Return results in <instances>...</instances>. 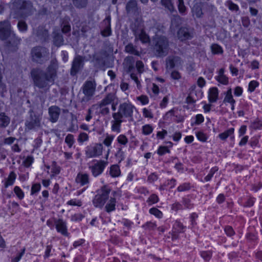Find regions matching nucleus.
I'll return each instance as SVG.
<instances>
[{
  "mask_svg": "<svg viewBox=\"0 0 262 262\" xmlns=\"http://www.w3.org/2000/svg\"><path fill=\"white\" fill-rule=\"evenodd\" d=\"M58 63L56 59H52L46 71L39 68L31 70L30 74L35 86L40 89L48 90L54 82L57 76Z\"/></svg>",
  "mask_w": 262,
  "mask_h": 262,
  "instance_id": "f257e3e1",
  "label": "nucleus"
},
{
  "mask_svg": "<svg viewBox=\"0 0 262 262\" xmlns=\"http://www.w3.org/2000/svg\"><path fill=\"white\" fill-rule=\"evenodd\" d=\"M134 108V106L129 103H123L119 105L118 112L112 114L114 119L112 121L113 131L117 133L120 132V126L123 122V117H131Z\"/></svg>",
  "mask_w": 262,
  "mask_h": 262,
  "instance_id": "f03ea898",
  "label": "nucleus"
},
{
  "mask_svg": "<svg viewBox=\"0 0 262 262\" xmlns=\"http://www.w3.org/2000/svg\"><path fill=\"white\" fill-rule=\"evenodd\" d=\"M153 51L157 57L166 56L169 50V41L164 36H156L153 39Z\"/></svg>",
  "mask_w": 262,
  "mask_h": 262,
  "instance_id": "7ed1b4c3",
  "label": "nucleus"
},
{
  "mask_svg": "<svg viewBox=\"0 0 262 262\" xmlns=\"http://www.w3.org/2000/svg\"><path fill=\"white\" fill-rule=\"evenodd\" d=\"M12 9L21 17L30 15L33 12L32 4L29 1L14 0L12 4Z\"/></svg>",
  "mask_w": 262,
  "mask_h": 262,
  "instance_id": "20e7f679",
  "label": "nucleus"
},
{
  "mask_svg": "<svg viewBox=\"0 0 262 262\" xmlns=\"http://www.w3.org/2000/svg\"><path fill=\"white\" fill-rule=\"evenodd\" d=\"M33 61L42 64L48 60L49 52L48 49L42 46H36L31 51Z\"/></svg>",
  "mask_w": 262,
  "mask_h": 262,
  "instance_id": "39448f33",
  "label": "nucleus"
},
{
  "mask_svg": "<svg viewBox=\"0 0 262 262\" xmlns=\"http://www.w3.org/2000/svg\"><path fill=\"white\" fill-rule=\"evenodd\" d=\"M96 90V84L92 81H86L83 87L82 92L84 96L81 98V102L84 104L91 100L95 94Z\"/></svg>",
  "mask_w": 262,
  "mask_h": 262,
  "instance_id": "423d86ee",
  "label": "nucleus"
},
{
  "mask_svg": "<svg viewBox=\"0 0 262 262\" xmlns=\"http://www.w3.org/2000/svg\"><path fill=\"white\" fill-rule=\"evenodd\" d=\"M111 189L106 186H103L96 194L93 201L94 206L96 207L102 208L108 198Z\"/></svg>",
  "mask_w": 262,
  "mask_h": 262,
  "instance_id": "0eeeda50",
  "label": "nucleus"
},
{
  "mask_svg": "<svg viewBox=\"0 0 262 262\" xmlns=\"http://www.w3.org/2000/svg\"><path fill=\"white\" fill-rule=\"evenodd\" d=\"M5 40V45L9 50L16 51L18 49V46L20 43L21 39L17 37L12 31Z\"/></svg>",
  "mask_w": 262,
  "mask_h": 262,
  "instance_id": "6e6552de",
  "label": "nucleus"
},
{
  "mask_svg": "<svg viewBox=\"0 0 262 262\" xmlns=\"http://www.w3.org/2000/svg\"><path fill=\"white\" fill-rule=\"evenodd\" d=\"M30 118L26 121L25 125L29 130L36 129L40 127L41 118L35 114L32 110L29 111Z\"/></svg>",
  "mask_w": 262,
  "mask_h": 262,
  "instance_id": "1a4fd4ad",
  "label": "nucleus"
},
{
  "mask_svg": "<svg viewBox=\"0 0 262 262\" xmlns=\"http://www.w3.org/2000/svg\"><path fill=\"white\" fill-rule=\"evenodd\" d=\"M85 57L80 55H77L73 59L71 69V74L75 76L81 70L84 66V61Z\"/></svg>",
  "mask_w": 262,
  "mask_h": 262,
  "instance_id": "9d476101",
  "label": "nucleus"
},
{
  "mask_svg": "<svg viewBox=\"0 0 262 262\" xmlns=\"http://www.w3.org/2000/svg\"><path fill=\"white\" fill-rule=\"evenodd\" d=\"M112 99L108 98V94L98 104L93 105V107L97 106L99 109V114L102 116H105L110 113V108L108 106L110 104Z\"/></svg>",
  "mask_w": 262,
  "mask_h": 262,
  "instance_id": "9b49d317",
  "label": "nucleus"
},
{
  "mask_svg": "<svg viewBox=\"0 0 262 262\" xmlns=\"http://www.w3.org/2000/svg\"><path fill=\"white\" fill-rule=\"evenodd\" d=\"M13 30L10 23L8 20L0 22V39L6 40Z\"/></svg>",
  "mask_w": 262,
  "mask_h": 262,
  "instance_id": "f8f14e48",
  "label": "nucleus"
},
{
  "mask_svg": "<svg viewBox=\"0 0 262 262\" xmlns=\"http://www.w3.org/2000/svg\"><path fill=\"white\" fill-rule=\"evenodd\" d=\"M177 37L181 41L190 39L193 37L192 30L186 27H182L177 32Z\"/></svg>",
  "mask_w": 262,
  "mask_h": 262,
  "instance_id": "ddd939ff",
  "label": "nucleus"
},
{
  "mask_svg": "<svg viewBox=\"0 0 262 262\" xmlns=\"http://www.w3.org/2000/svg\"><path fill=\"white\" fill-rule=\"evenodd\" d=\"M102 149L101 144H96L94 146L88 148L85 154L88 158L95 157L101 155Z\"/></svg>",
  "mask_w": 262,
  "mask_h": 262,
  "instance_id": "4468645a",
  "label": "nucleus"
},
{
  "mask_svg": "<svg viewBox=\"0 0 262 262\" xmlns=\"http://www.w3.org/2000/svg\"><path fill=\"white\" fill-rule=\"evenodd\" d=\"M167 68L172 69L174 67H180L182 65L183 61L178 56H170L166 58Z\"/></svg>",
  "mask_w": 262,
  "mask_h": 262,
  "instance_id": "2eb2a0df",
  "label": "nucleus"
},
{
  "mask_svg": "<svg viewBox=\"0 0 262 262\" xmlns=\"http://www.w3.org/2000/svg\"><path fill=\"white\" fill-rule=\"evenodd\" d=\"M33 33L40 42L46 41L49 38L48 31L43 27L39 26Z\"/></svg>",
  "mask_w": 262,
  "mask_h": 262,
  "instance_id": "dca6fc26",
  "label": "nucleus"
},
{
  "mask_svg": "<svg viewBox=\"0 0 262 262\" xmlns=\"http://www.w3.org/2000/svg\"><path fill=\"white\" fill-rule=\"evenodd\" d=\"M107 164V162L101 160L95 164L94 165L91 166L90 168L91 169L93 176L97 177L101 174Z\"/></svg>",
  "mask_w": 262,
  "mask_h": 262,
  "instance_id": "f3484780",
  "label": "nucleus"
},
{
  "mask_svg": "<svg viewBox=\"0 0 262 262\" xmlns=\"http://www.w3.org/2000/svg\"><path fill=\"white\" fill-rule=\"evenodd\" d=\"M49 114L50 120L53 122H56L60 114V108L57 106H51L49 108Z\"/></svg>",
  "mask_w": 262,
  "mask_h": 262,
  "instance_id": "a211bd4d",
  "label": "nucleus"
},
{
  "mask_svg": "<svg viewBox=\"0 0 262 262\" xmlns=\"http://www.w3.org/2000/svg\"><path fill=\"white\" fill-rule=\"evenodd\" d=\"M126 12L129 15H135L138 11L137 2L136 0H129L125 6Z\"/></svg>",
  "mask_w": 262,
  "mask_h": 262,
  "instance_id": "6ab92c4d",
  "label": "nucleus"
},
{
  "mask_svg": "<svg viewBox=\"0 0 262 262\" xmlns=\"http://www.w3.org/2000/svg\"><path fill=\"white\" fill-rule=\"evenodd\" d=\"M53 44L59 47L63 45L64 39L62 34L59 30L54 31L52 34Z\"/></svg>",
  "mask_w": 262,
  "mask_h": 262,
  "instance_id": "aec40b11",
  "label": "nucleus"
},
{
  "mask_svg": "<svg viewBox=\"0 0 262 262\" xmlns=\"http://www.w3.org/2000/svg\"><path fill=\"white\" fill-rule=\"evenodd\" d=\"M103 24L105 25L104 29L101 30V34L103 37L109 36L111 35L112 31L111 28V17L108 16L103 21Z\"/></svg>",
  "mask_w": 262,
  "mask_h": 262,
  "instance_id": "412c9836",
  "label": "nucleus"
},
{
  "mask_svg": "<svg viewBox=\"0 0 262 262\" xmlns=\"http://www.w3.org/2000/svg\"><path fill=\"white\" fill-rule=\"evenodd\" d=\"M56 228L58 232H60L63 235H68L66 223L62 220H58L55 221Z\"/></svg>",
  "mask_w": 262,
  "mask_h": 262,
  "instance_id": "4be33fe9",
  "label": "nucleus"
},
{
  "mask_svg": "<svg viewBox=\"0 0 262 262\" xmlns=\"http://www.w3.org/2000/svg\"><path fill=\"white\" fill-rule=\"evenodd\" d=\"M70 21V18L69 17H65L62 19L60 27L62 32L65 34L70 33L71 31Z\"/></svg>",
  "mask_w": 262,
  "mask_h": 262,
  "instance_id": "5701e85b",
  "label": "nucleus"
},
{
  "mask_svg": "<svg viewBox=\"0 0 262 262\" xmlns=\"http://www.w3.org/2000/svg\"><path fill=\"white\" fill-rule=\"evenodd\" d=\"M123 64L127 73H130L134 68V60L133 57L132 56L126 57Z\"/></svg>",
  "mask_w": 262,
  "mask_h": 262,
  "instance_id": "b1692460",
  "label": "nucleus"
},
{
  "mask_svg": "<svg viewBox=\"0 0 262 262\" xmlns=\"http://www.w3.org/2000/svg\"><path fill=\"white\" fill-rule=\"evenodd\" d=\"M224 69H221L218 73V75L216 76V80L219 82L220 83L226 85L228 83V77L224 74Z\"/></svg>",
  "mask_w": 262,
  "mask_h": 262,
  "instance_id": "393cba45",
  "label": "nucleus"
},
{
  "mask_svg": "<svg viewBox=\"0 0 262 262\" xmlns=\"http://www.w3.org/2000/svg\"><path fill=\"white\" fill-rule=\"evenodd\" d=\"M10 122V118L5 113H0V127L6 128Z\"/></svg>",
  "mask_w": 262,
  "mask_h": 262,
  "instance_id": "a878e982",
  "label": "nucleus"
},
{
  "mask_svg": "<svg viewBox=\"0 0 262 262\" xmlns=\"http://www.w3.org/2000/svg\"><path fill=\"white\" fill-rule=\"evenodd\" d=\"M218 90L216 88H212L209 90V100L210 102H215L218 98Z\"/></svg>",
  "mask_w": 262,
  "mask_h": 262,
  "instance_id": "bb28decb",
  "label": "nucleus"
},
{
  "mask_svg": "<svg viewBox=\"0 0 262 262\" xmlns=\"http://www.w3.org/2000/svg\"><path fill=\"white\" fill-rule=\"evenodd\" d=\"M108 98L112 99V101L110 103L112 105V109L115 111L116 110V106L118 104V99L114 93H110L108 94Z\"/></svg>",
  "mask_w": 262,
  "mask_h": 262,
  "instance_id": "cd10ccee",
  "label": "nucleus"
},
{
  "mask_svg": "<svg viewBox=\"0 0 262 262\" xmlns=\"http://www.w3.org/2000/svg\"><path fill=\"white\" fill-rule=\"evenodd\" d=\"M76 181L80 183L81 185H84L88 183V176L86 174H78L76 177Z\"/></svg>",
  "mask_w": 262,
  "mask_h": 262,
  "instance_id": "c85d7f7f",
  "label": "nucleus"
},
{
  "mask_svg": "<svg viewBox=\"0 0 262 262\" xmlns=\"http://www.w3.org/2000/svg\"><path fill=\"white\" fill-rule=\"evenodd\" d=\"M161 3L166 9L170 12L174 10L172 0H161Z\"/></svg>",
  "mask_w": 262,
  "mask_h": 262,
  "instance_id": "c756f323",
  "label": "nucleus"
},
{
  "mask_svg": "<svg viewBox=\"0 0 262 262\" xmlns=\"http://www.w3.org/2000/svg\"><path fill=\"white\" fill-rule=\"evenodd\" d=\"M116 199L115 198H111L109 202L105 206V210L107 212L113 211L115 209Z\"/></svg>",
  "mask_w": 262,
  "mask_h": 262,
  "instance_id": "7c9ffc66",
  "label": "nucleus"
},
{
  "mask_svg": "<svg viewBox=\"0 0 262 262\" xmlns=\"http://www.w3.org/2000/svg\"><path fill=\"white\" fill-rule=\"evenodd\" d=\"M224 102H228L230 104H233L235 102V100L233 98L232 90L231 88L229 89L227 91L226 96L224 99Z\"/></svg>",
  "mask_w": 262,
  "mask_h": 262,
  "instance_id": "2f4dec72",
  "label": "nucleus"
},
{
  "mask_svg": "<svg viewBox=\"0 0 262 262\" xmlns=\"http://www.w3.org/2000/svg\"><path fill=\"white\" fill-rule=\"evenodd\" d=\"M234 128H230L219 135L220 138L222 140H225L228 137L233 135L234 133Z\"/></svg>",
  "mask_w": 262,
  "mask_h": 262,
  "instance_id": "473e14b6",
  "label": "nucleus"
},
{
  "mask_svg": "<svg viewBox=\"0 0 262 262\" xmlns=\"http://www.w3.org/2000/svg\"><path fill=\"white\" fill-rule=\"evenodd\" d=\"M110 174L113 177H118L120 174L119 167L117 165H113L110 168Z\"/></svg>",
  "mask_w": 262,
  "mask_h": 262,
  "instance_id": "72a5a7b5",
  "label": "nucleus"
},
{
  "mask_svg": "<svg viewBox=\"0 0 262 262\" xmlns=\"http://www.w3.org/2000/svg\"><path fill=\"white\" fill-rule=\"evenodd\" d=\"M51 13V7L47 5H43L39 11V14L42 15H49Z\"/></svg>",
  "mask_w": 262,
  "mask_h": 262,
  "instance_id": "f704fd0d",
  "label": "nucleus"
},
{
  "mask_svg": "<svg viewBox=\"0 0 262 262\" xmlns=\"http://www.w3.org/2000/svg\"><path fill=\"white\" fill-rule=\"evenodd\" d=\"M17 27L19 31L21 32H26L28 29V25L26 21L23 20L18 21Z\"/></svg>",
  "mask_w": 262,
  "mask_h": 262,
  "instance_id": "c9c22d12",
  "label": "nucleus"
},
{
  "mask_svg": "<svg viewBox=\"0 0 262 262\" xmlns=\"http://www.w3.org/2000/svg\"><path fill=\"white\" fill-rule=\"evenodd\" d=\"M211 49L212 53L214 54H222L223 52L222 48L220 45L216 43L211 45Z\"/></svg>",
  "mask_w": 262,
  "mask_h": 262,
  "instance_id": "e433bc0d",
  "label": "nucleus"
},
{
  "mask_svg": "<svg viewBox=\"0 0 262 262\" xmlns=\"http://www.w3.org/2000/svg\"><path fill=\"white\" fill-rule=\"evenodd\" d=\"M15 178L16 174L14 173V172H11L5 184V187H7L8 186L12 185L13 184Z\"/></svg>",
  "mask_w": 262,
  "mask_h": 262,
  "instance_id": "4c0bfd02",
  "label": "nucleus"
},
{
  "mask_svg": "<svg viewBox=\"0 0 262 262\" xmlns=\"http://www.w3.org/2000/svg\"><path fill=\"white\" fill-rule=\"evenodd\" d=\"M74 5L78 8L85 7L88 3V0H73Z\"/></svg>",
  "mask_w": 262,
  "mask_h": 262,
  "instance_id": "58836bf2",
  "label": "nucleus"
},
{
  "mask_svg": "<svg viewBox=\"0 0 262 262\" xmlns=\"http://www.w3.org/2000/svg\"><path fill=\"white\" fill-rule=\"evenodd\" d=\"M125 51L130 54L138 55V52L135 49L134 46L132 43H129L126 46L125 48Z\"/></svg>",
  "mask_w": 262,
  "mask_h": 262,
  "instance_id": "ea45409f",
  "label": "nucleus"
},
{
  "mask_svg": "<svg viewBox=\"0 0 262 262\" xmlns=\"http://www.w3.org/2000/svg\"><path fill=\"white\" fill-rule=\"evenodd\" d=\"M149 212L158 218H161L163 216L162 212L156 208H152L149 210Z\"/></svg>",
  "mask_w": 262,
  "mask_h": 262,
  "instance_id": "a19ab883",
  "label": "nucleus"
},
{
  "mask_svg": "<svg viewBox=\"0 0 262 262\" xmlns=\"http://www.w3.org/2000/svg\"><path fill=\"white\" fill-rule=\"evenodd\" d=\"M192 12L194 15L197 17H201L203 15L202 9L198 6H194L192 8Z\"/></svg>",
  "mask_w": 262,
  "mask_h": 262,
  "instance_id": "79ce46f5",
  "label": "nucleus"
},
{
  "mask_svg": "<svg viewBox=\"0 0 262 262\" xmlns=\"http://www.w3.org/2000/svg\"><path fill=\"white\" fill-rule=\"evenodd\" d=\"M226 5L231 11H237L239 9L238 6L233 3L231 1H228L226 2Z\"/></svg>",
  "mask_w": 262,
  "mask_h": 262,
  "instance_id": "37998d69",
  "label": "nucleus"
},
{
  "mask_svg": "<svg viewBox=\"0 0 262 262\" xmlns=\"http://www.w3.org/2000/svg\"><path fill=\"white\" fill-rule=\"evenodd\" d=\"M218 169H219L217 167H214L210 169L209 174L205 178V180L206 181H210L212 176H213V174H214V173L216 172L218 170Z\"/></svg>",
  "mask_w": 262,
  "mask_h": 262,
  "instance_id": "c03bdc74",
  "label": "nucleus"
},
{
  "mask_svg": "<svg viewBox=\"0 0 262 262\" xmlns=\"http://www.w3.org/2000/svg\"><path fill=\"white\" fill-rule=\"evenodd\" d=\"M65 142L71 147L74 143V136L71 134H68L66 137Z\"/></svg>",
  "mask_w": 262,
  "mask_h": 262,
  "instance_id": "a18cd8bd",
  "label": "nucleus"
},
{
  "mask_svg": "<svg viewBox=\"0 0 262 262\" xmlns=\"http://www.w3.org/2000/svg\"><path fill=\"white\" fill-rule=\"evenodd\" d=\"M159 201V198L156 194H152L148 198V204H153Z\"/></svg>",
  "mask_w": 262,
  "mask_h": 262,
  "instance_id": "49530a36",
  "label": "nucleus"
},
{
  "mask_svg": "<svg viewBox=\"0 0 262 262\" xmlns=\"http://www.w3.org/2000/svg\"><path fill=\"white\" fill-rule=\"evenodd\" d=\"M178 7L179 11L180 13H183L185 11L186 7L184 5L183 0L178 1Z\"/></svg>",
  "mask_w": 262,
  "mask_h": 262,
  "instance_id": "de8ad7c7",
  "label": "nucleus"
},
{
  "mask_svg": "<svg viewBox=\"0 0 262 262\" xmlns=\"http://www.w3.org/2000/svg\"><path fill=\"white\" fill-rule=\"evenodd\" d=\"M14 191L19 199H21L24 198V192L19 187L15 186L14 189Z\"/></svg>",
  "mask_w": 262,
  "mask_h": 262,
  "instance_id": "09e8293b",
  "label": "nucleus"
},
{
  "mask_svg": "<svg viewBox=\"0 0 262 262\" xmlns=\"http://www.w3.org/2000/svg\"><path fill=\"white\" fill-rule=\"evenodd\" d=\"M190 188V184L189 183H184L180 185L178 187V190L180 192L186 191Z\"/></svg>",
  "mask_w": 262,
  "mask_h": 262,
  "instance_id": "8fccbe9b",
  "label": "nucleus"
},
{
  "mask_svg": "<svg viewBox=\"0 0 262 262\" xmlns=\"http://www.w3.org/2000/svg\"><path fill=\"white\" fill-rule=\"evenodd\" d=\"M89 137L87 134L85 133H81L79 134L78 138V141L79 142L82 143L88 140Z\"/></svg>",
  "mask_w": 262,
  "mask_h": 262,
  "instance_id": "3c124183",
  "label": "nucleus"
},
{
  "mask_svg": "<svg viewBox=\"0 0 262 262\" xmlns=\"http://www.w3.org/2000/svg\"><path fill=\"white\" fill-rule=\"evenodd\" d=\"M169 149L166 146H160L158 150V154L159 155H163L166 153L169 152Z\"/></svg>",
  "mask_w": 262,
  "mask_h": 262,
  "instance_id": "603ef678",
  "label": "nucleus"
},
{
  "mask_svg": "<svg viewBox=\"0 0 262 262\" xmlns=\"http://www.w3.org/2000/svg\"><path fill=\"white\" fill-rule=\"evenodd\" d=\"M117 140L119 143L122 144L123 145H125L128 142L127 138L125 136L123 135H121L119 136V137L117 138Z\"/></svg>",
  "mask_w": 262,
  "mask_h": 262,
  "instance_id": "864d4df0",
  "label": "nucleus"
},
{
  "mask_svg": "<svg viewBox=\"0 0 262 262\" xmlns=\"http://www.w3.org/2000/svg\"><path fill=\"white\" fill-rule=\"evenodd\" d=\"M201 255L205 260H209L212 256V253L211 251H203Z\"/></svg>",
  "mask_w": 262,
  "mask_h": 262,
  "instance_id": "5fc2aeb1",
  "label": "nucleus"
},
{
  "mask_svg": "<svg viewBox=\"0 0 262 262\" xmlns=\"http://www.w3.org/2000/svg\"><path fill=\"white\" fill-rule=\"evenodd\" d=\"M258 83L256 81H251L249 84L248 86V90L250 92H253L254 91L255 89L258 86Z\"/></svg>",
  "mask_w": 262,
  "mask_h": 262,
  "instance_id": "6e6d98bb",
  "label": "nucleus"
},
{
  "mask_svg": "<svg viewBox=\"0 0 262 262\" xmlns=\"http://www.w3.org/2000/svg\"><path fill=\"white\" fill-rule=\"evenodd\" d=\"M139 38L143 43L147 42V36L144 31H142L141 32L139 35Z\"/></svg>",
  "mask_w": 262,
  "mask_h": 262,
  "instance_id": "4d7b16f0",
  "label": "nucleus"
},
{
  "mask_svg": "<svg viewBox=\"0 0 262 262\" xmlns=\"http://www.w3.org/2000/svg\"><path fill=\"white\" fill-rule=\"evenodd\" d=\"M114 139L113 136H107L103 141V143L107 146H110Z\"/></svg>",
  "mask_w": 262,
  "mask_h": 262,
  "instance_id": "13d9d810",
  "label": "nucleus"
},
{
  "mask_svg": "<svg viewBox=\"0 0 262 262\" xmlns=\"http://www.w3.org/2000/svg\"><path fill=\"white\" fill-rule=\"evenodd\" d=\"M40 184H35L33 185L31 188V194H33L38 192L40 189Z\"/></svg>",
  "mask_w": 262,
  "mask_h": 262,
  "instance_id": "bf43d9fd",
  "label": "nucleus"
},
{
  "mask_svg": "<svg viewBox=\"0 0 262 262\" xmlns=\"http://www.w3.org/2000/svg\"><path fill=\"white\" fill-rule=\"evenodd\" d=\"M198 139L201 141L204 142L206 140V136L203 132H199L196 133Z\"/></svg>",
  "mask_w": 262,
  "mask_h": 262,
  "instance_id": "052dcab7",
  "label": "nucleus"
},
{
  "mask_svg": "<svg viewBox=\"0 0 262 262\" xmlns=\"http://www.w3.org/2000/svg\"><path fill=\"white\" fill-rule=\"evenodd\" d=\"M183 204L187 208H190L192 206V204L189 199L184 198L183 199Z\"/></svg>",
  "mask_w": 262,
  "mask_h": 262,
  "instance_id": "680f3d73",
  "label": "nucleus"
},
{
  "mask_svg": "<svg viewBox=\"0 0 262 262\" xmlns=\"http://www.w3.org/2000/svg\"><path fill=\"white\" fill-rule=\"evenodd\" d=\"M242 25L244 27L247 28L250 24V21L248 17H244L242 19Z\"/></svg>",
  "mask_w": 262,
  "mask_h": 262,
  "instance_id": "e2e57ef3",
  "label": "nucleus"
},
{
  "mask_svg": "<svg viewBox=\"0 0 262 262\" xmlns=\"http://www.w3.org/2000/svg\"><path fill=\"white\" fill-rule=\"evenodd\" d=\"M137 100H139L142 105L146 104L147 103V98L145 95H142L137 98Z\"/></svg>",
  "mask_w": 262,
  "mask_h": 262,
  "instance_id": "0e129e2a",
  "label": "nucleus"
},
{
  "mask_svg": "<svg viewBox=\"0 0 262 262\" xmlns=\"http://www.w3.org/2000/svg\"><path fill=\"white\" fill-rule=\"evenodd\" d=\"M225 231L228 236H232L234 234L233 229L230 226H226L225 228Z\"/></svg>",
  "mask_w": 262,
  "mask_h": 262,
  "instance_id": "69168bd1",
  "label": "nucleus"
},
{
  "mask_svg": "<svg viewBox=\"0 0 262 262\" xmlns=\"http://www.w3.org/2000/svg\"><path fill=\"white\" fill-rule=\"evenodd\" d=\"M171 209L175 211H177L178 210L182 209V206L180 203L177 202L172 205Z\"/></svg>",
  "mask_w": 262,
  "mask_h": 262,
  "instance_id": "338daca9",
  "label": "nucleus"
},
{
  "mask_svg": "<svg viewBox=\"0 0 262 262\" xmlns=\"http://www.w3.org/2000/svg\"><path fill=\"white\" fill-rule=\"evenodd\" d=\"M136 67L139 73H141L143 71L144 64L141 61H137L136 62Z\"/></svg>",
  "mask_w": 262,
  "mask_h": 262,
  "instance_id": "774afa93",
  "label": "nucleus"
}]
</instances>
